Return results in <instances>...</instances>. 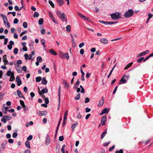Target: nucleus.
I'll return each mask as SVG.
<instances>
[{"mask_svg": "<svg viewBox=\"0 0 153 153\" xmlns=\"http://www.w3.org/2000/svg\"><path fill=\"white\" fill-rule=\"evenodd\" d=\"M129 75H124L119 81V84L126 83L127 82V80L129 79Z\"/></svg>", "mask_w": 153, "mask_h": 153, "instance_id": "obj_1", "label": "nucleus"}, {"mask_svg": "<svg viewBox=\"0 0 153 153\" xmlns=\"http://www.w3.org/2000/svg\"><path fill=\"white\" fill-rule=\"evenodd\" d=\"M110 16L114 20H117L118 19L121 18L120 14L118 12L111 14Z\"/></svg>", "mask_w": 153, "mask_h": 153, "instance_id": "obj_2", "label": "nucleus"}, {"mask_svg": "<svg viewBox=\"0 0 153 153\" xmlns=\"http://www.w3.org/2000/svg\"><path fill=\"white\" fill-rule=\"evenodd\" d=\"M133 14V11L131 9H129L124 14V16L126 18L132 16Z\"/></svg>", "mask_w": 153, "mask_h": 153, "instance_id": "obj_3", "label": "nucleus"}, {"mask_svg": "<svg viewBox=\"0 0 153 153\" xmlns=\"http://www.w3.org/2000/svg\"><path fill=\"white\" fill-rule=\"evenodd\" d=\"M11 118V116L10 114H8L4 116L1 119V121L5 123L6 120H9Z\"/></svg>", "mask_w": 153, "mask_h": 153, "instance_id": "obj_4", "label": "nucleus"}, {"mask_svg": "<svg viewBox=\"0 0 153 153\" xmlns=\"http://www.w3.org/2000/svg\"><path fill=\"white\" fill-rule=\"evenodd\" d=\"M99 22L102 24L107 25L108 24H112L117 23L118 22H105L102 20H99Z\"/></svg>", "mask_w": 153, "mask_h": 153, "instance_id": "obj_5", "label": "nucleus"}, {"mask_svg": "<svg viewBox=\"0 0 153 153\" xmlns=\"http://www.w3.org/2000/svg\"><path fill=\"white\" fill-rule=\"evenodd\" d=\"M38 91L39 95L40 96H42V94H43L45 93H47L48 92V89H47L46 88L42 89L41 91H40L39 87L38 88Z\"/></svg>", "mask_w": 153, "mask_h": 153, "instance_id": "obj_6", "label": "nucleus"}, {"mask_svg": "<svg viewBox=\"0 0 153 153\" xmlns=\"http://www.w3.org/2000/svg\"><path fill=\"white\" fill-rule=\"evenodd\" d=\"M61 19V20L62 22H64L65 20L66 22L67 21V16L64 13H62L61 14V16L60 17Z\"/></svg>", "mask_w": 153, "mask_h": 153, "instance_id": "obj_7", "label": "nucleus"}, {"mask_svg": "<svg viewBox=\"0 0 153 153\" xmlns=\"http://www.w3.org/2000/svg\"><path fill=\"white\" fill-rule=\"evenodd\" d=\"M39 116H41L43 115H45L47 114V111H39L37 113Z\"/></svg>", "mask_w": 153, "mask_h": 153, "instance_id": "obj_8", "label": "nucleus"}, {"mask_svg": "<svg viewBox=\"0 0 153 153\" xmlns=\"http://www.w3.org/2000/svg\"><path fill=\"white\" fill-rule=\"evenodd\" d=\"M106 116L104 115L102 117L101 119V124L102 125L104 126L105 125V122L106 121Z\"/></svg>", "mask_w": 153, "mask_h": 153, "instance_id": "obj_9", "label": "nucleus"}, {"mask_svg": "<svg viewBox=\"0 0 153 153\" xmlns=\"http://www.w3.org/2000/svg\"><path fill=\"white\" fill-rule=\"evenodd\" d=\"M16 80L17 82V85L18 86H20L22 84V81L19 76H16Z\"/></svg>", "mask_w": 153, "mask_h": 153, "instance_id": "obj_10", "label": "nucleus"}, {"mask_svg": "<svg viewBox=\"0 0 153 153\" xmlns=\"http://www.w3.org/2000/svg\"><path fill=\"white\" fill-rule=\"evenodd\" d=\"M50 138L48 134H47L46 136V138L45 140V144L47 145H48L50 143Z\"/></svg>", "mask_w": 153, "mask_h": 153, "instance_id": "obj_11", "label": "nucleus"}, {"mask_svg": "<svg viewBox=\"0 0 153 153\" xmlns=\"http://www.w3.org/2000/svg\"><path fill=\"white\" fill-rule=\"evenodd\" d=\"M149 50H147L143 52L142 53H140L137 56L138 57H141V56H143V55H144L145 54H146L148 53L149 52Z\"/></svg>", "mask_w": 153, "mask_h": 153, "instance_id": "obj_12", "label": "nucleus"}, {"mask_svg": "<svg viewBox=\"0 0 153 153\" xmlns=\"http://www.w3.org/2000/svg\"><path fill=\"white\" fill-rule=\"evenodd\" d=\"M61 87L60 86H59L58 89V96H59V105H60V96H61Z\"/></svg>", "mask_w": 153, "mask_h": 153, "instance_id": "obj_13", "label": "nucleus"}, {"mask_svg": "<svg viewBox=\"0 0 153 153\" xmlns=\"http://www.w3.org/2000/svg\"><path fill=\"white\" fill-rule=\"evenodd\" d=\"M63 83L65 85V88L67 89L69 87V85L68 83L65 80H63Z\"/></svg>", "mask_w": 153, "mask_h": 153, "instance_id": "obj_14", "label": "nucleus"}, {"mask_svg": "<svg viewBox=\"0 0 153 153\" xmlns=\"http://www.w3.org/2000/svg\"><path fill=\"white\" fill-rule=\"evenodd\" d=\"M100 41L104 44H106L108 43V40L105 38H102L100 39Z\"/></svg>", "mask_w": 153, "mask_h": 153, "instance_id": "obj_15", "label": "nucleus"}, {"mask_svg": "<svg viewBox=\"0 0 153 153\" xmlns=\"http://www.w3.org/2000/svg\"><path fill=\"white\" fill-rule=\"evenodd\" d=\"M102 100L100 101L98 104V105L99 107H100L102 106L103 104L104 101V97H102Z\"/></svg>", "mask_w": 153, "mask_h": 153, "instance_id": "obj_16", "label": "nucleus"}, {"mask_svg": "<svg viewBox=\"0 0 153 153\" xmlns=\"http://www.w3.org/2000/svg\"><path fill=\"white\" fill-rule=\"evenodd\" d=\"M17 94L18 95L20 98H23L24 99H25V97H24L22 94L21 93V91L19 90H17Z\"/></svg>", "mask_w": 153, "mask_h": 153, "instance_id": "obj_17", "label": "nucleus"}, {"mask_svg": "<svg viewBox=\"0 0 153 153\" xmlns=\"http://www.w3.org/2000/svg\"><path fill=\"white\" fill-rule=\"evenodd\" d=\"M108 108H105L104 109L100 114V115H102L103 114H105V113H108Z\"/></svg>", "mask_w": 153, "mask_h": 153, "instance_id": "obj_18", "label": "nucleus"}, {"mask_svg": "<svg viewBox=\"0 0 153 153\" xmlns=\"http://www.w3.org/2000/svg\"><path fill=\"white\" fill-rule=\"evenodd\" d=\"M15 68L18 73H21L22 72V70L19 67V65H17L16 67H15Z\"/></svg>", "mask_w": 153, "mask_h": 153, "instance_id": "obj_19", "label": "nucleus"}, {"mask_svg": "<svg viewBox=\"0 0 153 153\" xmlns=\"http://www.w3.org/2000/svg\"><path fill=\"white\" fill-rule=\"evenodd\" d=\"M56 1L59 6H61L64 4V2L63 0H56Z\"/></svg>", "mask_w": 153, "mask_h": 153, "instance_id": "obj_20", "label": "nucleus"}, {"mask_svg": "<svg viewBox=\"0 0 153 153\" xmlns=\"http://www.w3.org/2000/svg\"><path fill=\"white\" fill-rule=\"evenodd\" d=\"M107 129H105L104 132L102 133V134L101 135V139H103V138H104V137L105 136V135L107 133Z\"/></svg>", "mask_w": 153, "mask_h": 153, "instance_id": "obj_21", "label": "nucleus"}, {"mask_svg": "<svg viewBox=\"0 0 153 153\" xmlns=\"http://www.w3.org/2000/svg\"><path fill=\"white\" fill-rule=\"evenodd\" d=\"M49 52L52 54L54 55H57V53L56 52L54 51L53 49H51L49 50Z\"/></svg>", "mask_w": 153, "mask_h": 153, "instance_id": "obj_22", "label": "nucleus"}, {"mask_svg": "<svg viewBox=\"0 0 153 153\" xmlns=\"http://www.w3.org/2000/svg\"><path fill=\"white\" fill-rule=\"evenodd\" d=\"M14 79L15 77L14 76V74L13 72V73L12 74V75L10 77V81L11 82H13L14 81Z\"/></svg>", "mask_w": 153, "mask_h": 153, "instance_id": "obj_23", "label": "nucleus"}, {"mask_svg": "<svg viewBox=\"0 0 153 153\" xmlns=\"http://www.w3.org/2000/svg\"><path fill=\"white\" fill-rule=\"evenodd\" d=\"M7 143V141L5 140L1 144V146L2 149H5V146Z\"/></svg>", "mask_w": 153, "mask_h": 153, "instance_id": "obj_24", "label": "nucleus"}, {"mask_svg": "<svg viewBox=\"0 0 153 153\" xmlns=\"http://www.w3.org/2000/svg\"><path fill=\"white\" fill-rule=\"evenodd\" d=\"M47 81L45 79V77H43L42 81V83L44 85L46 84L47 83Z\"/></svg>", "mask_w": 153, "mask_h": 153, "instance_id": "obj_25", "label": "nucleus"}, {"mask_svg": "<svg viewBox=\"0 0 153 153\" xmlns=\"http://www.w3.org/2000/svg\"><path fill=\"white\" fill-rule=\"evenodd\" d=\"M78 126V123H77L76 122V123H75L74 125H73L71 128L72 129V130L74 131V129L75 128Z\"/></svg>", "mask_w": 153, "mask_h": 153, "instance_id": "obj_26", "label": "nucleus"}, {"mask_svg": "<svg viewBox=\"0 0 153 153\" xmlns=\"http://www.w3.org/2000/svg\"><path fill=\"white\" fill-rule=\"evenodd\" d=\"M133 63L132 62H131L128 64L127 65L125 68L124 69L126 70L128 69L129 67H130L132 65Z\"/></svg>", "mask_w": 153, "mask_h": 153, "instance_id": "obj_27", "label": "nucleus"}, {"mask_svg": "<svg viewBox=\"0 0 153 153\" xmlns=\"http://www.w3.org/2000/svg\"><path fill=\"white\" fill-rule=\"evenodd\" d=\"M66 31L69 33L71 30V26L70 25H67L66 27Z\"/></svg>", "mask_w": 153, "mask_h": 153, "instance_id": "obj_28", "label": "nucleus"}, {"mask_svg": "<svg viewBox=\"0 0 153 153\" xmlns=\"http://www.w3.org/2000/svg\"><path fill=\"white\" fill-rule=\"evenodd\" d=\"M67 119V117L66 116H64V119L63 122V126L64 127V125H65L66 121V120Z\"/></svg>", "mask_w": 153, "mask_h": 153, "instance_id": "obj_29", "label": "nucleus"}, {"mask_svg": "<svg viewBox=\"0 0 153 153\" xmlns=\"http://www.w3.org/2000/svg\"><path fill=\"white\" fill-rule=\"evenodd\" d=\"M25 145L27 147H28V148H30V142L28 141H27L25 142Z\"/></svg>", "mask_w": 153, "mask_h": 153, "instance_id": "obj_30", "label": "nucleus"}, {"mask_svg": "<svg viewBox=\"0 0 153 153\" xmlns=\"http://www.w3.org/2000/svg\"><path fill=\"white\" fill-rule=\"evenodd\" d=\"M20 102L21 105L22 106L23 108H25L26 106L25 105L24 101L22 100L20 101Z\"/></svg>", "mask_w": 153, "mask_h": 153, "instance_id": "obj_31", "label": "nucleus"}, {"mask_svg": "<svg viewBox=\"0 0 153 153\" xmlns=\"http://www.w3.org/2000/svg\"><path fill=\"white\" fill-rule=\"evenodd\" d=\"M42 79V78L40 76H37L36 78V81L37 82H39Z\"/></svg>", "mask_w": 153, "mask_h": 153, "instance_id": "obj_32", "label": "nucleus"}, {"mask_svg": "<svg viewBox=\"0 0 153 153\" xmlns=\"http://www.w3.org/2000/svg\"><path fill=\"white\" fill-rule=\"evenodd\" d=\"M41 43L43 45V47L44 48H45L46 47L45 46V40L44 39H41Z\"/></svg>", "mask_w": 153, "mask_h": 153, "instance_id": "obj_33", "label": "nucleus"}, {"mask_svg": "<svg viewBox=\"0 0 153 153\" xmlns=\"http://www.w3.org/2000/svg\"><path fill=\"white\" fill-rule=\"evenodd\" d=\"M43 19L42 18H40L39 20V25H41L43 24Z\"/></svg>", "mask_w": 153, "mask_h": 153, "instance_id": "obj_34", "label": "nucleus"}, {"mask_svg": "<svg viewBox=\"0 0 153 153\" xmlns=\"http://www.w3.org/2000/svg\"><path fill=\"white\" fill-rule=\"evenodd\" d=\"M22 25L25 28H26L27 27V22H24L23 23Z\"/></svg>", "mask_w": 153, "mask_h": 153, "instance_id": "obj_35", "label": "nucleus"}, {"mask_svg": "<svg viewBox=\"0 0 153 153\" xmlns=\"http://www.w3.org/2000/svg\"><path fill=\"white\" fill-rule=\"evenodd\" d=\"M39 16V13L37 12H35L33 14V17H38Z\"/></svg>", "mask_w": 153, "mask_h": 153, "instance_id": "obj_36", "label": "nucleus"}, {"mask_svg": "<svg viewBox=\"0 0 153 153\" xmlns=\"http://www.w3.org/2000/svg\"><path fill=\"white\" fill-rule=\"evenodd\" d=\"M12 73H13L11 71L9 70L7 73V76H11Z\"/></svg>", "mask_w": 153, "mask_h": 153, "instance_id": "obj_37", "label": "nucleus"}, {"mask_svg": "<svg viewBox=\"0 0 153 153\" xmlns=\"http://www.w3.org/2000/svg\"><path fill=\"white\" fill-rule=\"evenodd\" d=\"M48 2L50 4V5L53 8H54V4L53 3L52 1L50 0H49Z\"/></svg>", "mask_w": 153, "mask_h": 153, "instance_id": "obj_38", "label": "nucleus"}, {"mask_svg": "<svg viewBox=\"0 0 153 153\" xmlns=\"http://www.w3.org/2000/svg\"><path fill=\"white\" fill-rule=\"evenodd\" d=\"M80 94L79 93L78 94L76 97H75L74 99L75 100H79L80 98Z\"/></svg>", "mask_w": 153, "mask_h": 153, "instance_id": "obj_39", "label": "nucleus"}, {"mask_svg": "<svg viewBox=\"0 0 153 153\" xmlns=\"http://www.w3.org/2000/svg\"><path fill=\"white\" fill-rule=\"evenodd\" d=\"M80 88H81V90L80 91V92L81 93H84L85 92V89H84L83 88V87L82 86V85H80Z\"/></svg>", "mask_w": 153, "mask_h": 153, "instance_id": "obj_40", "label": "nucleus"}, {"mask_svg": "<svg viewBox=\"0 0 153 153\" xmlns=\"http://www.w3.org/2000/svg\"><path fill=\"white\" fill-rule=\"evenodd\" d=\"M144 59V57H141L137 60V62H141Z\"/></svg>", "mask_w": 153, "mask_h": 153, "instance_id": "obj_41", "label": "nucleus"}, {"mask_svg": "<svg viewBox=\"0 0 153 153\" xmlns=\"http://www.w3.org/2000/svg\"><path fill=\"white\" fill-rule=\"evenodd\" d=\"M3 21H4V23L5 26H6V22L8 21L7 18L6 17H6H5V19H3Z\"/></svg>", "mask_w": 153, "mask_h": 153, "instance_id": "obj_42", "label": "nucleus"}, {"mask_svg": "<svg viewBox=\"0 0 153 153\" xmlns=\"http://www.w3.org/2000/svg\"><path fill=\"white\" fill-rule=\"evenodd\" d=\"M0 100H1L3 97H4V94H5L4 93H2V92H0Z\"/></svg>", "mask_w": 153, "mask_h": 153, "instance_id": "obj_43", "label": "nucleus"}, {"mask_svg": "<svg viewBox=\"0 0 153 153\" xmlns=\"http://www.w3.org/2000/svg\"><path fill=\"white\" fill-rule=\"evenodd\" d=\"M115 153H123V149H120L119 151H116Z\"/></svg>", "mask_w": 153, "mask_h": 153, "instance_id": "obj_44", "label": "nucleus"}, {"mask_svg": "<svg viewBox=\"0 0 153 153\" xmlns=\"http://www.w3.org/2000/svg\"><path fill=\"white\" fill-rule=\"evenodd\" d=\"M37 61H38L39 62H40L42 61V58L41 56H39L37 57Z\"/></svg>", "mask_w": 153, "mask_h": 153, "instance_id": "obj_45", "label": "nucleus"}, {"mask_svg": "<svg viewBox=\"0 0 153 153\" xmlns=\"http://www.w3.org/2000/svg\"><path fill=\"white\" fill-rule=\"evenodd\" d=\"M66 59H69V55L68 53H64V56Z\"/></svg>", "mask_w": 153, "mask_h": 153, "instance_id": "obj_46", "label": "nucleus"}, {"mask_svg": "<svg viewBox=\"0 0 153 153\" xmlns=\"http://www.w3.org/2000/svg\"><path fill=\"white\" fill-rule=\"evenodd\" d=\"M19 21V20L15 18L14 19L13 22L15 24H17L18 23Z\"/></svg>", "mask_w": 153, "mask_h": 153, "instance_id": "obj_47", "label": "nucleus"}, {"mask_svg": "<svg viewBox=\"0 0 153 153\" xmlns=\"http://www.w3.org/2000/svg\"><path fill=\"white\" fill-rule=\"evenodd\" d=\"M18 49L17 48H15L13 51V53L15 54H17L18 53Z\"/></svg>", "mask_w": 153, "mask_h": 153, "instance_id": "obj_48", "label": "nucleus"}, {"mask_svg": "<svg viewBox=\"0 0 153 153\" xmlns=\"http://www.w3.org/2000/svg\"><path fill=\"white\" fill-rule=\"evenodd\" d=\"M49 15L51 19L54 17L53 15L51 12L49 13Z\"/></svg>", "mask_w": 153, "mask_h": 153, "instance_id": "obj_49", "label": "nucleus"}, {"mask_svg": "<svg viewBox=\"0 0 153 153\" xmlns=\"http://www.w3.org/2000/svg\"><path fill=\"white\" fill-rule=\"evenodd\" d=\"M45 102L46 104H48V103L49 102V100L48 98V97L45 98Z\"/></svg>", "mask_w": 153, "mask_h": 153, "instance_id": "obj_50", "label": "nucleus"}, {"mask_svg": "<svg viewBox=\"0 0 153 153\" xmlns=\"http://www.w3.org/2000/svg\"><path fill=\"white\" fill-rule=\"evenodd\" d=\"M64 139V137L63 136H60L59 137V140L60 141H62Z\"/></svg>", "mask_w": 153, "mask_h": 153, "instance_id": "obj_51", "label": "nucleus"}, {"mask_svg": "<svg viewBox=\"0 0 153 153\" xmlns=\"http://www.w3.org/2000/svg\"><path fill=\"white\" fill-rule=\"evenodd\" d=\"M27 67L25 66H23L22 68V70H23L25 72H26L27 71Z\"/></svg>", "mask_w": 153, "mask_h": 153, "instance_id": "obj_52", "label": "nucleus"}, {"mask_svg": "<svg viewBox=\"0 0 153 153\" xmlns=\"http://www.w3.org/2000/svg\"><path fill=\"white\" fill-rule=\"evenodd\" d=\"M72 43L73 47L75 48L76 47V45L74 40H72Z\"/></svg>", "mask_w": 153, "mask_h": 153, "instance_id": "obj_53", "label": "nucleus"}, {"mask_svg": "<svg viewBox=\"0 0 153 153\" xmlns=\"http://www.w3.org/2000/svg\"><path fill=\"white\" fill-rule=\"evenodd\" d=\"M6 26L8 28H9L10 27V23L8 22V21L6 22Z\"/></svg>", "mask_w": 153, "mask_h": 153, "instance_id": "obj_54", "label": "nucleus"}, {"mask_svg": "<svg viewBox=\"0 0 153 153\" xmlns=\"http://www.w3.org/2000/svg\"><path fill=\"white\" fill-rule=\"evenodd\" d=\"M115 147V146L114 145H113L112 147L110 148L109 149V151L110 152L112 151L113 149Z\"/></svg>", "mask_w": 153, "mask_h": 153, "instance_id": "obj_55", "label": "nucleus"}, {"mask_svg": "<svg viewBox=\"0 0 153 153\" xmlns=\"http://www.w3.org/2000/svg\"><path fill=\"white\" fill-rule=\"evenodd\" d=\"M90 101V99L88 97H86L85 99V103H87L89 102Z\"/></svg>", "mask_w": 153, "mask_h": 153, "instance_id": "obj_56", "label": "nucleus"}, {"mask_svg": "<svg viewBox=\"0 0 153 153\" xmlns=\"http://www.w3.org/2000/svg\"><path fill=\"white\" fill-rule=\"evenodd\" d=\"M82 116L79 112L76 115V117L79 119L81 118Z\"/></svg>", "mask_w": 153, "mask_h": 153, "instance_id": "obj_57", "label": "nucleus"}, {"mask_svg": "<svg viewBox=\"0 0 153 153\" xmlns=\"http://www.w3.org/2000/svg\"><path fill=\"white\" fill-rule=\"evenodd\" d=\"M17 134L16 133H13V135H12V136H13V138H16L17 136Z\"/></svg>", "mask_w": 153, "mask_h": 153, "instance_id": "obj_58", "label": "nucleus"}, {"mask_svg": "<svg viewBox=\"0 0 153 153\" xmlns=\"http://www.w3.org/2000/svg\"><path fill=\"white\" fill-rule=\"evenodd\" d=\"M33 138L32 135H30L27 137V139L28 140H31Z\"/></svg>", "mask_w": 153, "mask_h": 153, "instance_id": "obj_59", "label": "nucleus"}, {"mask_svg": "<svg viewBox=\"0 0 153 153\" xmlns=\"http://www.w3.org/2000/svg\"><path fill=\"white\" fill-rule=\"evenodd\" d=\"M30 95L31 97V99H32L33 97L35 96V94L33 92H31L30 93Z\"/></svg>", "mask_w": 153, "mask_h": 153, "instance_id": "obj_60", "label": "nucleus"}, {"mask_svg": "<svg viewBox=\"0 0 153 153\" xmlns=\"http://www.w3.org/2000/svg\"><path fill=\"white\" fill-rule=\"evenodd\" d=\"M8 39L7 38H6L5 39H4V45H6L7 44V42H8Z\"/></svg>", "mask_w": 153, "mask_h": 153, "instance_id": "obj_61", "label": "nucleus"}, {"mask_svg": "<svg viewBox=\"0 0 153 153\" xmlns=\"http://www.w3.org/2000/svg\"><path fill=\"white\" fill-rule=\"evenodd\" d=\"M24 91L26 93H27L28 91L27 88L26 86H25L23 89Z\"/></svg>", "mask_w": 153, "mask_h": 153, "instance_id": "obj_62", "label": "nucleus"}, {"mask_svg": "<svg viewBox=\"0 0 153 153\" xmlns=\"http://www.w3.org/2000/svg\"><path fill=\"white\" fill-rule=\"evenodd\" d=\"M91 110V109L88 108H85V112L86 113L88 112H90Z\"/></svg>", "mask_w": 153, "mask_h": 153, "instance_id": "obj_63", "label": "nucleus"}, {"mask_svg": "<svg viewBox=\"0 0 153 153\" xmlns=\"http://www.w3.org/2000/svg\"><path fill=\"white\" fill-rule=\"evenodd\" d=\"M23 153H30V150L29 149L26 150Z\"/></svg>", "mask_w": 153, "mask_h": 153, "instance_id": "obj_64", "label": "nucleus"}]
</instances>
